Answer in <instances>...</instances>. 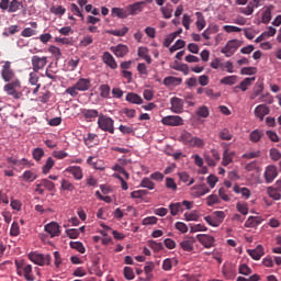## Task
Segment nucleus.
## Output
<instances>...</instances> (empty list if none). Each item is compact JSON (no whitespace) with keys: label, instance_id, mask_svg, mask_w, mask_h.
Masks as SVG:
<instances>
[{"label":"nucleus","instance_id":"38","mask_svg":"<svg viewBox=\"0 0 281 281\" xmlns=\"http://www.w3.org/2000/svg\"><path fill=\"white\" fill-rule=\"evenodd\" d=\"M262 135H265L262 133V131L259 130H254L250 135H249V139L250 142H252L254 144H258V142H260V139H262Z\"/></svg>","mask_w":281,"mask_h":281},{"label":"nucleus","instance_id":"46","mask_svg":"<svg viewBox=\"0 0 281 281\" xmlns=\"http://www.w3.org/2000/svg\"><path fill=\"white\" fill-rule=\"evenodd\" d=\"M99 89L101 98H111V87L109 85H101Z\"/></svg>","mask_w":281,"mask_h":281},{"label":"nucleus","instance_id":"55","mask_svg":"<svg viewBox=\"0 0 281 281\" xmlns=\"http://www.w3.org/2000/svg\"><path fill=\"white\" fill-rule=\"evenodd\" d=\"M165 186L167 190H171V192H177V182H175V179L166 178Z\"/></svg>","mask_w":281,"mask_h":281},{"label":"nucleus","instance_id":"17","mask_svg":"<svg viewBox=\"0 0 281 281\" xmlns=\"http://www.w3.org/2000/svg\"><path fill=\"white\" fill-rule=\"evenodd\" d=\"M145 5H146V2H144V1L135 2L134 4H130L127 7V12H128L130 16H135V15L139 14V12H142V10H144Z\"/></svg>","mask_w":281,"mask_h":281},{"label":"nucleus","instance_id":"64","mask_svg":"<svg viewBox=\"0 0 281 281\" xmlns=\"http://www.w3.org/2000/svg\"><path fill=\"white\" fill-rule=\"evenodd\" d=\"M54 164H55L54 158H53V157H49V158L46 160L45 166L43 167V173H44V175H47V172H49V170H50L52 168H54Z\"/></svg>","mask_w":281,"mask_h":281},{"label":"nucleus","instance_id":"1","mask_svg":"<svg viewBox=\"0 0 281 281\" xmlns=\"http://www.w3.org/2000/svg\"><path fill=\"white\" fill-rule=\"evenodd\" d=\"M89 89H91V79L79 78L72 87L66 89V93L71 98H77L78 91H89Z\"/></svg>","mask_w":281,"mask_h":281},{"label":"nucleus","instance_id":"37","mask_svg":"<svg viewBox=\"0 0 281 281\" xmlns=\"http://www.w3.org/2000/svg\"><path fill=\"white\" fill-rule=\"evenodd\" d=\"M271 12H273L272 5H270L263 10L262 16H261L262 23L267 24V23L271 22Z\"/></svg>","mask_w":281,"mask_h":281},{"label":"nucleus","instance_id":"24","mask_svg":"<svg viewBox=\"0 0 281 281\" xmlns=\"http://www.w3.org/2000/svg\"><path fill=\"white\" fill-rule=\"evenodd\" d=\"M170 102H171V111L173 113H183V100L175 97V98H171Z\"/></svg>","mask_w":281,"mask_h":281},{"label":"nucleus","instance_id":"12","mask_svg":"<svg viewBox=\"0 0 281 281\" xmlns=\"http://www.w3.org/2000/svg\"><path fill=\"white\" fill-rule=\"evenodd\" d=\"M205 194H210V188H207V186L205 184H200L191 188V196H194V199L205 196Z\"/></svg>","mask_w":281,"mask_h":281},{"label":"nucleus","instance_id":"51","mask_svg":"<svg viewBox=\"0 0 281 281\" xmlns=\"http://www.w3.org/2000/svg\"><path fill=\"white\" fill-rule=\"evenodd\" d=\"M183 47H186V41L183 40H178L175 45H172L169 48L170 54H175V52H177L178 49H183Z\"/></svg>","mask_w":281,"mask_h":281},{"label":"nucleus","instance_id":"58","mask_svg":"<svg viewBox=\"0 0 281 281\" xmlns=\"http://www.w3.org/2000/svg\"><path fill=\"white\" fill-rule=\"evenodd\" d=\"M61 189L67 190L68 192H74L76 190V187H74V183H71L69 180H61Z\"/></svg>","mask_w":281,"mask_h":281},{"label":"nucleus","instance_id":"11","mask_svg":"<svg viewBox=\"0 0 281 281\" xmlns=\"http://www.w3.org/2000/svg\"><path fill=\"white\" fill-rule=\"evenodd\" d=\"M277 177H278V167H276V165H269L268 167H266V170H265L266 183H273Z\"/></svg>","mask_w":281,"mask_h":281},{"label":"nucleus","instance_id":"20","mask_svg":"<svg viewBox=\"0 0 281 281\" xmlns=\"http://www.w3.org/2000/svg\"><path fill=\"white\" fill-rule=\"evenodd\" d=\"M247 254L252 258V260H260L265 256V248L262 245H258L255 249H248Z\"/></svg>","mask_w":281,"mask_h":281},{"label":"nucleus","instance_id":"60","mask_svg":"<svg viewBox=\"0 0 281 281\" xmlns=\"http://www.w3.org/2000/svg\"><path fill=\"white\" fill-rule=\"evenodd\" d=\"M148 194V190H136L131 193L132 199H144Z\"/></svg>","mask_w":281,"mask_h":281},{"label":"nucleus","instance_id":"49","mask_svg":"<svg viewBox=\"0 0 281 281\" xmlns=\"http://www.w3.org/2000/svg\"><path fill=\"white\" fill-rule=\"evenodd\" d=\"M268 194L270 199H274V201H280L281 194L280 191L273 187L268 188Z\"/></svg>","mask_w":281,"mask_h":281},{"label":"nucleus","instance_id":"41","mask_svg":"<svg viewBox=\"0 0 281 281\" xmlns=\"http://www.w3.org/2000/svg\"><path fill=\"white\" fill-rule=\"evenodd\" d=\"M106 34H111V36H126L128 34V26H124L121 30H109Z\"/></svg>","mask_w":281,"mask_h":281},{"label":"nucleus","instance_id":"62","mask_svg":"<svg viewBox=\"0 0 281 281\" xmlns=\"http://www.w3.org/2000/svg\"><path fill=\"white\" fill-rule=\"evenodd\" d=\"M212 216L220 225H221V223H223V221H225V212H223V211H215V212H213Z\"/></svg>","mask_w":281,"mask_h":281},{"label":"nucleus","instance_id":"7","mask_svg":"<svg viewBox=\"0 0 281 281\" xmlns=\"http://www.w3.org/2000/svg\"><path fill=\"white\" fill-rule=\"evenodd\" d=\"M45 190H48V192H54V190H56V184L47 179L38 180L35 183V192H37V194L43 195L45 194Z\"/></svg>","mask_w":281,"mask_h":281},{"label":"nucleus","instance_id":"45","mask_svg":"<svg viewBox=\"0 0 281 281\" xmlns=\"http://www.w3.org/2000/svg\"><path fill=\"white\" fill-rule=\"evenodd\" d=\"M218 203H221V198H218V195L216 194H211L206 198V205H209V207H213V205H218Z\"/></svg>","mask_w":281,"mask_h":281},{"label":"nucleus","instance_id":"13","mask_svg":"<svg viewBox=\"0 0 281 281\" xmlns=\"http://www.w3.org/2000/svg\"><path fill=\"white\" fill-rule=\"evenodd\" d=\"M255 116L262 122L265 120V116L269 115L271 113V109L267 104H259L255 108Z\"/></svg>","mask_w":281,"mask_h":281},{"label":"nucleus","instance_id":"56","mask_svg":"<svg viewBox=\"0 0 281 281\" xmlns=\"http://www.w3.org/2000/svg\"><path fill=\"white\" fill-rule=\"evenodd\" d=\"M259 102H263L265 104H273V95L271 93H265L259 97Z\"/></svg>","mask_w":281,"mask_h":281},{"label":"nucleus","instance_id":"26","mask_svg":"<svg viewBox=\"0 0 281 281\" xmlns=\"http://www.w3.org/2000/svg\"><path fill=\"white\" fill-rule=\"evenodd\" d=\"M125 100L130 102V104H144V99L135 92L127 93Z\"/></svg>","mask_w":281,"mask_h":281},{"label":"nucleus","instance_id":"15","mask_svg":"<svg viewBox=\"0 0 281 281\" xmlns=\"http://www.w3.org/2000/svg\"><path fill=\"white\" fill-rule=\"evenodd\" d=\"M45 232L49 234L50 238H55V236H60V225L56 222H50L45 225Z\"/></svg>","mask_w":281,"mask_h":281},{"label":"nucleus","instance_id":"29","mask_svg":"<svg viewBox=\"0 0 281 281\" xmlns=\"http://www.w3.org/2000/svg\"><path fill=\"white\" fill-rule=\"evenodd\" d=\"M179 261L176 258H166L162 261V269L164 271H172V267H177Z\"/></svg>","mask_w":281,"mask_h":281},{"label":"nucleus","instance_id":"48","mask_svg":"<svg viewBox=\"0 0 281 281\" xmlns=\"http://www.w3.org/2000/svg\"><path fill=\"white\" fill-rule=\"evenodd\" d=\"M218 137H220V139H223L224 142H229V140H232L233 135L228 128H223L220 131Z\"/></svg>","mask_w":281,"mask_h":281},{"label":"nucleus","instance_id":"63","mask_svg":"<svg viewBox=\"0 0 281 281\" xmlns=\"http://www.w3.org/2000/svg\"><path fill=\"white\" fill-rule=\"evenodd\" d=\"M36 34H37L36 30H33L32 27H25L21 32V36H23L24 38H30V36H36Z\"/></svg>","mask_w":281,"mask_h":281},{"label":"nucleus","instance_id":"3","mask_svg":"<svg viewBox=\"0 0 281 281\" xmlns=\"http://www.w3.org/2000/svg\"><path fill=\"white\" fill-rule=\"evenodd\" d=\"M97 124L104 133H110L111 135L115 133V121L111 116L100 114Z\"/></svg>","mask_w":281,"mask_h":281},{"label":"nucleus","instance_id":"54","mask_svg":"<svg viewBox=\"0 0 281 281\" xmlns=\"http://www.w3.org/2000/svg\"><path fill=\"white\" fill-rule=\"evenodd\" d=\"M70 247L71 249H76L77 251H79V254H85V251H87L85 245L80 241H70Z\"/></svg>","mask_w":281,"mask_h":281},{"label":"nucleus","instance_id":"57","mask_svg":"<svg viewBox=\"0 0 281 281\" xmlns=\"http://www.w3.org/2000/svg\"><path fill=\"white\" fill-rule=\"evenodd\" d=\"M148 247H150V249L154 251H161V249H164V244L150 239L148 240Z\"/></svg>","mask_w":281,"mask_h":281},{"label":"nucleus","instance_id":"59","mask_svg":"<svg viewBox=\"0 0 281 281\" xmlns=\"http://www.w3.org/2000/svg\"><path fill=\"white\" fill-rule=\"evenodd\" d=\"M237 211L243 214L244 216H247L249 214V207L247 206V203H240L238 202L236 204Z\"/></svg>","mask_w":281,"mask_h":281},{"label":"nucleus","instance_id":"19","mask_svg":"<svg viewBox=\"0 0 281 281\" xmlns=\"http://www.w3.org/2000/svg\"><path fill=\"white\" fill-rule=\"evenodd\" d=\"M81 115H83L85 120H87L88 122H92L93 120H95V117H98V120H100V112H98V110H93V109L81 110Z\"/></svg>","mask_w":281,"mask_h":281},{"label":"nucleus","instance_id":"47","mask_svg":"<svg viewBox=\"0 0 281 281\" xmlns=\"http://www.w3.org/2000/svg\"><path fill=\"white\" fill-rule=\"evenodd\" d=\"M20 8H23V2H19V0H12L9 2L8 12H19Z\"/></svg>","mask_w":281,"mask_h":281},{"label":"nucleus","instance_id":"22","mask_svg":"<svg viewBox=\"0 0 281 281\" xmlns=\"http://www.w3.org/2000/svg\"><path fill=\"white\" fill-rule=\"evenodd\" d=\"M196 243V239H194V237H189V238H184L181 243H180V247L181 249H183V251H194V244Z\"/></svg>","mask_w":281,"mask_h":281},{"label":"nucleus","instance_id":"50","mask_svg":"<svg viewBox=\"0 0 281 281\" xmlns=\"http://www.w3.org/2000/svg\"><path fill=\"white\" fill-rule=\"evenodd\" d=\"M236 82H238V77L233 75V76H227L224 77L223 79H221V85H236Z\"/></svg>","mask_w":281,"mask_h":281},{"label":"nucleus","instance_id":"8","mask_svg":"<svg viewBox=\"0 0 281 281\" xmlns=\"http://www.w3.org/2000/svg\"><path fill=\"white\" fill-rule=\"evenodd\" d=\"M1 78L4 80V82H12V80H18L16 74H14V70L12 69V63L4 61V65L1 69Z\"/></svg>","mask_w":281,"mask_h":281},{"label":"nucleus","instance_id":"52","mask_svg":"<svg viewBox=\"0 0 281 281\" xmlns=\"http://www.w3.org/2000/svg\"><path fill=\"white\" fill-rule=\"evenodd\" d=\"M269 156L272 161H280L281 160V153L278 148H271L269 150Z\"/></svg>","mask_w":281,"mask_h":281},{"label":"nucleus","instance_id":"21","mask_svg":"<svg viewBox=\"0 0 281 281\" xmlns=\"http://www.w3.org/2000/svg\"><path fill=\"white\" fill-rule=\"evenodd\" d=\"M199 243L205 247V249H211V247H214V238L210 235H198L196 236Z\"/></svg>","mask_w":281,"mask_h":281},{"label":"nucleus","instance_id":"34","mask_svg":"<svg viewBox=\"0 0 281 281\" xmlns=\"http://www.w3.org/2000/svg\"><path fill=\"white\" fill-rule=\"evenodd\" d=\"M195 16H196V22H195L196 29L199 30V32H201L206 25L205 16H203L202 12H195Z\"/></svg>","mask_w":281,"mask_h":281},{"label":"nucleus","instance_id":"43","mask_svg":"<svg viewBox=\"0 0 281 281\" xmlns=\"http://www.w3.org/2000/svg\"><path fill=\"white\" fill-rule=\"evenodd\" d=\"M265 91V85L263 83H257L254 88V91L250 95V100H256L260 93Z\"/></svg>","mask_w":281,"mask_h":281},{"label":"nucleus","instance_id":"61","mask_svg":"<svg viewBox=\"0 0 281 281\" xmlns=\"http://www.w3.org/2000/svg\"><path fill=\"white\" fill-rule=\"evenodd\" d=\"M19 32V25H11L4 30L3 36H12Z\"/></svg>","mask_w":281,"mask_h":281},{"label":"nucleus","instance_id":"9","mask_svg":"<svg viewBox=\"0 0 281 281\" xmlns=\"http://www.w3.org/2000/svg\"><path fill=\"white\" fill-rule=\"evenodd\" d=\"M33 71L40 72L41 69H45L47 65V57H40L38 55H34L31 59Z\"/></svg>","mask_w":281,"mask_h":281},{"label":"nucleus","instance_id":"32","mask_svg":"<svg viewBox=\"0 0 281 281\" xmlns=\"http://www.w3.org/2000/svg\"><path fill=\"white\" fill-rule=\"evenodd\" d=\"M22 179H23V181H26V183H32V182L36 181V179H38V175H36L32 170H26L23 172Z\"/></svg>","mask_w":281,"mask_h":281},{"label":"nucleus","instance_id":"23","mask_svg":"<svg viewBox=\"0 0 281 281\" xmlns=\"http://www.w3.org/2000/svg\"><path fill=\"white\" fill-rule=\"evenodd\" d=\"M66 172H68L69 175H72V177L77 181H80L83 177L82 168L80 166H70V167L66 168Z\"/></svg>","mask_w":281,"mask_h":281},{"label":"nucleus","instance_id":"33","mask_svg":"<svg viewBox=\"0 0 281 281\" xmlns=\"http://www.w3.org/2000/svg\"><path fill=\"white\" fill-rule=\"evenodd\" d=\"M236 156V153L229 151V149H225L223 154V160L222 164L224 166H227L228 164H232L234 161V157Z\"/></svg>","mask_w":281,"mask_h":281},{"label":"nucleus","instance_id":"31","mask_svg":"<svg viewBox=\"0 0 281 281\" xmlns=\"http://www.w3.org/2000/svg\"><path fill=\"white\" fill-rule=\"evenodd\" d=\"M262 223V218L259 216H250L247 218V221L245 222V227H258V225H260Z\"/></svg>","mask_w":281,"mask_h":281},{"label":"nucleus","instance_id":"16","mask_svg":"<svg viewBox=\"0 0 281 281\" xmlns=\"http://www.w3.org/2000/svg\"><path fill=\"white\" fill-rule=\"evenodd\" d=\"M102 61L104 65L110 67V69H116L117 68V61L115 60V57L109 52H104L102 55Z\"/></svg>","mask_w":281,"mask_h":281},{"label":"nucleus","instance_id":"36","mask_svg":"<svg viewBox=\"0 0 281 281\" xmlns=\"http://www.w3.org/2000/svg\"><path fill=\"white\" fill-rule=\"evenodd\" d=\"M169 210H170L171 216H177L179 212H183V204H181V202L171 203L169 205Z\"/></svg>","mask_w":281,"mask_h":281},{"label":"nucleus","instance_id":"42","mask_svg":"<svg viewBox=\"0 0 281 281\" xmlns=\"http://www.w3.org/2000/svg\"><path fill=\"white\" fill-rule=\"evenodd\" d=\"M153 178H143L140 181V188H146L147 190H155V182L151 180Z\"/></svg>","mask_w":281,"mask_h":281},{"label":"nucleus","instance_id":"44","mask_svg":"<svg viewBox=\"0 0 281 281\" xmlns=\"http://www.w3.org/2000/svg\"><path fill=\"white\" fill-rule=\"evenodd\" d=\"M195 115H198V117H210V108H207V105L198 108Z\"/></svg>","mask_w":281,"mask_h":281},{"label":"nucleus","instance_id":"53","mask_svg":"<svg viewBox=\"0 0 281 281\" xmlns=\"http://www.w3.org/2000/svg\"><path fill=\"white\" fill-rule=\"evenodd\" d=\"M255 74H258V68L256 67H244L240 70L241 76H255Z\"/></svg>","mask_w":281,"mask_h":281},{"label":"nucleus","instance_id":"30","mask_svg":"<svg viewBox=\"0 0 281 281\" xmlns=\"http://www.w3.org/2000/svg\"><path fill=\"white\" fill-rule=\"evenodd\" d=\"M112 16H117L119 19H127V16H131V13H128V8L127 9L113 8Z\"/></svg>","mask_w":281,"mask_h":281},{"label":"nucleus","instance_id":"14","mask_svg":"<svg viewBox=\"0 0 281 281\" xmlns=\"http://www.w3.org/2000/svg\"><path fill=\"white\" fill-rule=\"evenodd\" d=\"M110 49L116 58H124V56L130 52L128 46L124 44H117L116 46H112Z\"/></svg>","mask_w":281,"mask_h":281},{"label":"nucleus","instance_id":"28","mask_svg":"<svg viewBox=\"0 0 281 281\" xmlns=\"http://www.w3.org/2000/svg\"><path fill=\"white\" fill-rule=\"evenodd\" d=\"M29 82L30 85L35 87L33 93H38V89H41V83L38 82V74L36 71L30 72Z\"/></svg>","mask_w":281,"mask_h":281},{"label":"nucleus","instance_id":"39","mask_svg":"<svg viewBox=\"0 0 281 281\" xmlns=\"http://www.w3.org/2000/svg\"><path fill=\"white\" fill-rule=\"evenodd\" d=\"M178 177L182 183H188V186H192V183H194V178H190V175L186 171L178 172Z\"/></svg>","mask_w":281,"mask_h":281},{"label":"nucleus","instance_id":"18","mask_svg":"<svg viewBox=\"0 0 281 281\" xmlns=\"http://www.w3.org/2000/svg\"><path fill=\"white\" fill-rule=\"evenodd\" d=\"M205 161L207 166L214 167L218 161H221V154H218L215 149H212L210 155H206Z\"/></svg>","mask_w":281,"mask_h":281},{"label":"nucleus","instance_id":"25","mask_svg":"<svg viewBox=\"0 0 281 281\" xmlns=\"http://www.w3.org/2000/svg\"><path fill=\"white\" fill-rule=\"evenodd\" d=\"M183 79L169 76L164 79L162 85H165V87H179V85H181Z\"/></svg>","mask_w":281,"mask_h":281},{"label":"nucleus","instance_id":"35","mask_svg":"<svg viewBox=\"0 0 281 281\" xmlns=\"http://www.w3.org/2000/svg\"><path fill=\"white\" fill-rule=\"evenodd\" d=\"M251 82H256V77H247L238 85L241 91H247L249 87H251Z\"/></svg>","mask_w":281,"mask_h":281},{"label":"nucleus","instance_id":"2","mask_svg":"<svg viewBox=\"0 0 281 281\" xmlns=\"http://www.w3.org/2000/svg\"><path fill=\"white\" fill-rule=\"evenodd\" d=\"M179 140L182 142L184 146H189L191 148H203V146L205 145L203 139L193 136L192 134H190V132L186 131L180 134Z\"/></svg>","mask_w":281,"mask_h":281},{"label":"nucleus","instance_id":"4","mask_svg":"<svg viewBox=\"0 0 281 281\" xmlns=\"http://www.w3.org/2000/svg\"><path fill=\"white\" fill-rule=\"evenodd\" d=\"M3 89L5 93L12 95L14 100H21V98H23V93L16 91L18 89H21V81L19 79L11 80V82L7 83Z\"/></svg>","mask_w":281,"mask_h":281},{"label":"nucleus","instance_id":"6","mask_svg":"<svg viewBox=\"0 0 281 281\" xmlns=\"http://www.w3.org/2000/svg\"><path fill=\"white\" fill-rule=\"evenodd\" d=\"M243 45V41L231 40L226 43L225 47L222 48V54H225L226 58H232L238 50V47Z\"/></svg>","mask_w":281,"mask_h":281},{"label":"nucleus","instance_id":"27","mask_svg":"<svg viewBox=\"0 0 281 281\" xmlns=\"http://www.w3.org/2000/svg\"><path fill=\"white\" fill-rule=\"evenodd\" d=\"M87 164H89V166H92L94 170H104V162L93 156H90L87 159Z\"/></svg>","mask_w":281,"mask_h":281},{"label":"nucleus","instance_id":"40","mask_svg":"<svg viewBox=\"0 0 281 281\" xmlns=\"http://www.w3.org/2000/svg\"><path fill=\"white\" fill-rule=\"evenodd\" d=\"M23 271H24V279L26 281H34L36 280V277H34V274H32V265H26L23 267Z\"/></svg>","mask_w":281,"mask_h":281},{"label":"nucleus","instance_id":"5","mask_svg":"<svg viewBox=\"0 0 281 281\" xmlns=\"http://www.w3.org/2000/svg\"><path fill=\"white\" fill-rule=\"evenodd\" d=\"M29 260H31V262H34V265L45 267V265H52V255L31 252L29 254Z\"/></svg>","mask_w":281,"mask_h":281},{"label":"nucleus","instance_id":"10","mask_svg":"<svg viewBox=\"0 0 281 281\" xmlns=\"http://www.w3.org/2000/svg\"><path fill=\"white\" fill-rule=\"evenodd\" d=\"M165 126H183V119L179 115L165 116L161 120Z\"/></svg>","mask_w":281,"mask_h":281}]
</instances>
